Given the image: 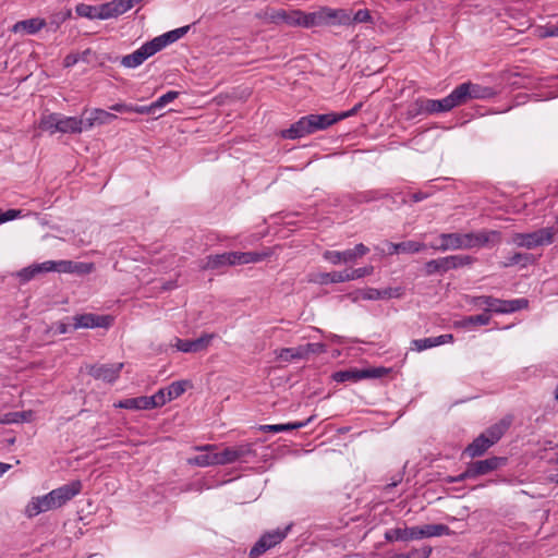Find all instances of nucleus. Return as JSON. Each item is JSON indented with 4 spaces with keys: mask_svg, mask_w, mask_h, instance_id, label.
Wrapping results in <instances>:
<instances>
[{
    "mask_svg": "<svg viewBox=\"0 0 558 558\" xmlns=\"http://www.w3.org/2000/svg\"><path fill=\"white\" fill-rule=\"evenodd\" d=\"M272 23L286 24L289 26L314 27L323 24L333 23L338 20V24L347 25L350 21V15L345 10H333L330 8H322L318 11L305 13L301 10H274L270 15Z\"/></svg>",
    "mask_w": 558,
    "mask_h": 558,
    "instance_id": "nucleus-1",
    "label": "nucleus"
},
{
    "mask_svg": "<svg viewBox=\"0 0 558 558\" xmlns=\"http://www.w3.org/2000/svg\"><path fill=\"white\" fill-rule=\"evenodd\" d=\"M450 534L451 530L446 524H425L423 526L389 529L385 532V539L389 543L409 542Z\"/></svg>",
    "mask_w": 558,
    "mask_h": 558,
    "instance_id": "nucleus-2",
    "label": "nucleus"
},
{
    "mask_svg": "<svg viewBox=\"0 0 558 558\" xmlns=\"http://www.w3.org/2000/svg\"><path fill=\"white\" fill-rule=\"evenodd\" d=\"M328 116L322 114H307L292 123L290 128L282 130L280 136L286 140H296L306 135L313 134L317 131L326 130L335 124L333 119L327 118Z\"/></svg>",
    "mask_w": 558,
    "mask_h": 558,
    "instance_id": "nucleus-3",
    "label": "nucleus"
},
{
    "mask_svg": "<svg viewBox=\"0 0 558 558\" xmlns=\"http://www.w3.org/2000/svg\"><path fill=\"white\" fill-rule=\"evenodd\" d=\"M475 306H485V313L510 314L529 306V301L524 298L514 300H500L492 295H480L472 299Z\"/></svg>",
    "mask_w": 558,
    "mask_h": 558,
    "instance_id": "nucleus-4",
    "label": "nucleus"
},
{
    "mask_svg": "<svg viewBox=\"0 0 558 558\" xmlns=\"http://www.w3.org/2000/svg\"><path fill=\"white\" fill-rule=\"evenodd\" d=\"M475 262L476 258L471 255H450L426 262L423 271L425 276L444 275L449 270L471 266Z\"/></svg>",
    "mask_w": 558,
    "mask_h": 558,
    "instance_id": "nucleus-5",
    "label": "nucleus"
},
{
    "mask_svg": "<svg viewBox=\"0 0 558 558\" xmlns=\"http://www.w3.org/2000/svg\"><path fill=\"white\" fill-rule=\"evenodd\" d=\"M556 230L554 227L542 228L530 233H514L512 242L519 247L532 250L554 242Z\"/></svg>",
    "mask_w": 558,
    "mask_h": 558,
    "instance_id": "nucleus-6",
    "label": "nucleus"
},
{
    "mask_svg": "<svg viewBox=\"0 0 558 558\" xmlns=\"http://www.w3.org/2000/svg\"><path fill=\"white\" fill-rule=\"evenodd\" d=\"M291 530V524L283 529H276L265 532L250 549V558H258L267 550L280 544Z\"/></svg>",
    "mask_w": 558,
    "mask_h": 558,
    "instance_id": "nucleus-7",
    "label": "nucleus"
},
{
    "mask_svg": "<svg viewBox=\"0 0 558 558\" xmlns=\"http://www.w3.org/2000/svg\"><path fill=\"white\" fill-rule=\"evenodd\" d=\"M219 453L220 465L230 464L234 462H247L250 457H256V450L253 444H240L232 447H227Z\"/></svg>",
    "mask_w": 558,
    "mask_h": 558,
    "instance_id": "nucleus-8",
    "label": "nucleus"
},
{
    "mask_svg": "<svg viewBox=\"0 0 558 558\" xmlns=\"http://www.w3.org/2000/svg\"><path fill=\"white\" fill-rule=\"evenodd\" d=\"M369 252V248L363 243L356 244L353 248H349L342 252L339 251H326L324 253V258L333 265H338L340 263H352L356 258L366 255Z\"/></svg>",
    "mask_w": 558,
    "mask_h": 558,
    "instance_id": "nucleus-9",
    "label": "nucleus"
},
{
    "mask_svg": "<svg viewBox=\"0 0 558 558\" xmlns=\"http://www.w3.org/2000/svg\"><path fill=\"white\" fill-rule=\"evenodd\" d=\"M123 363L95 364L89 367V375L108 384L114 383L123 368Z\"/></svg>",
    "mask_w": 558,
    "mask_h": 558,
    "instance_id": "nucleus-10",
    "label": "nucleus"
},
{
    "mask_svg": "<svg viewBox=\"0 0 558 558\" xmlns=\"http://www.w3.org/2000/svg\"><path fill=\"white\" fill-rule=\"evenodd\" d=\"M156 52V48L153 47L150 41L142 45L134 52L123 56L120 60L122 66L128 69H134L140 66L146 59L154 56Z\"/></svg>",
    "mask_w": 558,
    "mask_h": 558,
    "instance_id": "nucleus-11",
    "label": "nucleus"
},
{
    "mask_svg": "<svg viewBox=\"0 0 558 558\" xmlns=\"http://www.w3.org/2000/svg\"><path fill=\"white\" fill-rule=\"evenodd\" d=\"M72 329L78 328H96V327H108L111 318L108 315H96L93 313H86L73 316Z\"/></svg>",
    "mask_w": 558,
    "mask_h": 558,
    "instance_id": "nucleus-12",
    "label": "nucleus"
},
{
    "mask_svg": "<svg viewBox=\"0 0 558 558\" xmlns=\"http://www.w3.org/2000/svg\"><path fill=\"white\" fill-rule=\"evenodd\" d=\"M58 509L51 492L44 496L33 497L27 504L25 514L28 518H34L41 512Z\"/></svg>",
    "mask_w": 558,
    "mask_h": 558,
    "instance_id": "nucleus-13",
    "label": "nucleus"
},
{
    "mask_svg": "<svg viewBox=\"0 0 558 558\" xmlns=\"http://www.w3.org/2000/svg\"><path fill=\"white\" fill-rule=\"evenodd\" d=\"M82 482L75 480L56 489H52L51 494L53 496L57 507L60 508L68 501L73 499L76 495H78L82 492Z\"/></svg>",
    "mask_w": 558,
    "mask_h": 558,
    "instance_id": "nucleus-14",
    "label": "nucleus"
},
{
    "mask_svg": "<svg viewBox=\"0 0 558 558\" xmlns=\"http://www.w3.org/2000/svg\"><path fill=\"white\" fill-rule=\"evenodd\" d=\"M508 462L506 457H490L485 460L471 462V469L475 477L488 474L505 466Z\"/></svg>",
    "mask_w": 558,
    "mask_h": 558,
    "instance_id": "nucleus-15",
    "label": "nucleus"
},
{
    "mask_svg": "<svg viewBox=\"0 0 558 558\" xmlns=\"http://www.w3.org/2000/svg\"><path fill=\"white\" fill-rule=\"evenodd\" d=\"M214 337L213 333H204L194 340L177 338L175 347L179 351L184 353L199 352L208 348Z\"/></svg>",
    "mask_w": 558,
    "mask_h": 558,
    "instance_id": "nucleus-16",
    "label": "nucleus"
},
{
    "mask_svg": "<svg viewBox=\"0 0 558 558\" xmlns=\"http://www.w3.org/2000/svg\"><path fill=\"white\" fill-rule=\"evenodd\" d=\"M190 29V25L182 26L170 32H167L160 36L155 37L149 40L154 48H156V52L163 49L166 46L179 40L182 38Z\"/></svg>",
    "mask_w": 558,
    "mask_h": 558,
    "instance_id": "nucleus-17",
    "label": "nucleus"
},
{
    "mask_svg": "<svg viewBox=\"0 0 558 558\" xmlns=\"http://www.w3.org/2000/svg\"><path fill=\"white\" fill-rule=\"evenodd\" d=\"M511 424H512V417L511 416L502 417L501 420H499L495 424H493L489 427H487L483 432V435L486 436V438H488L490 444H493V446H494L495 444H497L502 438V436L510 428Z\"/></svg>",
    "mask_w": 558,
    "mask_h": 558,
    "instance_id": "nucleus-18",
    "label": "nucleus"
},
{
    "mask_svg": "<svg viewBox=\"0 0 558 558\" xmlns=\"http://www.w3.org/2000/svg\"><path fill=\"white\" fill-rule=\"evenodd\" d=\"M46 21L40 17H33L16 22L12 27L11 32L14 34L22 33L27 35H34L41 31L46 26Z\"/></svg>",
    "mask_w": 558,
    "mask_h": 558,
    "instance_id": "nucleus-19",
    "label": "nucleus"
},
{
    "mask_svg": "<svg viewBox=\"0 0 558 558\" xmlns=\"http://www.w3.org/2000/svg\"><path fill=\"white\" fill-rule=\"evenodd\" d=\"M493 447V444L481 433L471 444L463 450V456L471 459L482 457L486 451Z\"/></svg>",
    "mask_w": 558,
    "mask_h": 558,
    "instance_id": "nucleus-20",
    "label": "nucleus"
},
{
    "mask_svg": "<svg viewBox=\"0 0 558 558\" xmlns=\"http://www.w3.org/2000/svg\"><path fill=\"white\" fill-rule=\"evenodd\" d=\"M388 253L389 254H399V253H409L414 254L423 251L425 248V244L417 241H403L400 243L387 242Z\"/></svg>",
    "mask_w": 558,
    "mask_h": 558,
    "instance_id": "nucleus-21",
    "label": "nucleus"
},
{
    "mask_svg": "<svg viewBox=\"0 0 558 558\" xmlns=\"http://www.w3.org/2000/svg\"><path fill=\"white\" fill-rule=\"evenodd\" d=\"M469 100L470 94H468L465 83L458 85L448 96H446V102L448 104L449 110L465 105Z\"/></svg>",
    "mask_w": 558,
    "mask_h": 558,
    "instance_id": "nucleus-22",
    "label": "nucleus"
},
{
    "mask_svg": "<svg viewBox=\"0 0 558 558\" xmlns=\"http://www.w3.org/2000/svg\"><path fill=\"white\" fill-rule=\"evenodd\" d=\"M460 241L462 244V248L484 246L489 242V233L486 231H482L478 233H460Z\"/></svg>",
    "mask_w": 558,
    "mask_h": 558,
    "instance_id": "nucleus-23",
    "label": "nucleus"
},
{
    "mask_svg": "<svg viewBox=\"0 0 558 558\" xmlns=\"http://www.w3.org/2000/svg\"><path fill=\"white\" fill-rule=\"evenodd\" d=\"M440 243L437 245L432 244L430 247L435 251L446 252L448 250H461L462 244L460 241V233H441L439 235Z\"/></svg>",
    "mask_w": 558,
    "mask_h": 558,
    "instance_id": "nucleus-24",
    "label": "nucleus"
},
{
    "mask_svg": "<svg viewBox=\"0 0 558 558\" xmlns=\"http://www.w3.org/2000/svg\"><path fill=\"white\" fill-rule=\"evenodd\" d=\"M315 418V415H311L308 418L302 422H294V423H287V424H267V425H260L259 430L264 433H280V432H290L294 429L302 428L306 425H308Z\"/></svg>",
    "mask_w": 558,
    "mask_h": 558,
    "instance_id": "nucleus-25",
    "label": "nucleus"
},
{
    "mask_svg": "<svg viewBox=\"0 0 558 558\" xmlns=\"http://www.w3.org/2000/svg\"><path fill=\"white\" fill-rule=\"evenodd\" d=\"M75 12L81 17H86L89 20H95V19L106 20L104 3L99 4V5L78 3L75 7Z\"/></svg>",
    "mask_w": 558,
    "mask_h": 558,
    "instance_id": "nucleus-26",
    "label": "nucleus"
},
{
    "mask_svg": "<svg viewBox=\"0 0 558 558\" xmlns=\"http://www.w3.org/2000/svg\"><path fill=\"white\" fill-rule=\"evenodd\" d=\"M114 119H117L116 114L104 109L96 108L92 110L89 117L85 119V129H90L95 124H108Z\"/></svg>",
    "mask_w": 558,
    "mask_h": 558,
    "instance_id": "nucleus-27",
    "label": "nucleus"
},
{
    "mask_svg": "<svg viewBox=\"0 0 558 558\" xmlns=\"http://www.w3.org/2000/svg\"><path fill=\"white\" fill-rule=\"evenodd\" d=\"M85 128V120L76 117H64L60 114L59 132L81 133Z\"/></svg>",
    "mask_w": 558,
    "mask_h": 558,
    "instance_id": "nucleus-28",
    "label": "nucleus"
},
{
    "mask_svg": "<svg viewBox=\"0 0 558 558\" xmlns=\"http://www.w3.org/2000/svg\"><path fill=\"white\" fill-rule=\"evenodd\" d=\"M226 266H230L228 252L206 256V258L204 259V264L202 265V269L218 270Z\"/></svg>",
    "mask_w": 558,
    "mask_h": 558,
    "instance_id": "nucleus-29",
    "label": "nucleus"
},
{
    "mask_svg": "<svg viewBox=\"0 0 558 558\" xmlns=\"http://www.w3.org/2000/svg\"><path fill=\"white\" fill-rule=\"evenodd\" d=\"M104 9L106 13V20L111 17H117L129 10H131V3L126 0H113L110 2L104 3Z\"/></svg>",
    "mask_w": 558,
    "mask_h": 558,
    "instance_id": "nucleus-30",
    "label": "nucleus"
},
{
    "mask_svg": "<svg viewBox=\"0 0 558 558\" xmlns=\"http://www.w3.org/2000/svg\"><path fill=\"white\" fill-rule=\"evenodd\" d=\"M400 295H401L400 288H386V289L369 288L363 294V299H365V300H381V299L399 298Z\"/></svg>",
    "mask_w": 558,
    "mask_h": 558,
    "instance_id": "nucleus-31",
    "label": "nucleus"
},
{
    "mask_svg": "<svg viewBox=\"0 0 558 558\" xmlns=\"http://www.w3.org/2000/svg\"><path fill=\"white\" fill-rule=\"evenodd\" d=\"M468 87V94H470L471 99H489L496 95L494 88L489 86H483L480 84H474L472 82H465Z\"/></svg>",
    "mask_w": 558,
    "mask_h": 558,
    "instance_id": "nucleus-32",
    "label": "nucleus"
},
{
    "mask_svg": "<svg viewBox=\"0 0 558 558\" xmlns=\"http://www.w3.org/2000/svg\"><path fill=\"white\" fill-rule=\"evenodd\" d=\"M490 322V315L483 313L480 315L465 316L460 320L454 322V327L470 328L472 326H485Z\"/></svg>",
    "mask_w": 558,
    "mask_h": 558,
    "instance_id": "nucleus-33",
    "label": "nucleus"
},
{
    "mask_svg": "<svg viewBox=\"0 0 558 558\" xmlns=\"http://www.w3.org/2000/svg\"><path fill=\"white\" fill-rule=\"evenodd\" d=\"M535 257L531 253H521L517 252L512 254L511 256L507 257L505 262H502L501 266L504 268L511 267L514 265H521L522 267H525L527 265L534 264Z\"/></svg>",
    "mask_w": 558,
    "mask_h": 558,
    "instance_id": "nucleus-34",
    "label": "nucleus"
},
{
    "mask_svg": "<svg viewBox=\"0 0 558 558\" xmlns=\"http://www.w3.org/2000/svg\"><path fill=\"white\" fill-rule=\"evenodd\" d=\"M45 267L46 266H43V263L29 265L17 271L16 277L21 283H26L38 275L48 272L47 269H44Z\"/></svg>",
    "mask_w": 558,
    "mask_h": 558,
    "instance_id": "nucleus-35",
    "label": "nucleus"
},
{
    "mask_svg": "<svg viewBox=\"0 0 558 558\" xmlns=\"http://www.w3.org/2000/svg\"><path fill=\"white\" fill-rule=\"evenodd\" d=\"M332 379L337 383H345V381H360L364 379V374L362 369L357 368H349L344 371H339L332 374Z\"/></svg>",
    "mask_w": 558,
    "mask_h": 558,
    "instance_id": "nucleus-36",
    "label": "nucleus"
},
{
    "mask_svg": "<svg viewBox=\"0 0 558 558\" xmlns=\"http://www.w3.org/2000/svg\"><path fill=\"white\" fill-rule=\"evenodd\" d=\"M114 407L126 410H147L146 396L120 400Z\"/></svg>",
    "mask_w": 558,
    "mask_h": 558,
    "instance_id": "nucleus-37",
    "label": "nucleus"
},
{
    "mask_svg": "<svg viewBox=\"0 0 558 558\" xmlns=\"http://www.w3.org/2000/svg\"><path fill=\"white\" fill-rule=\"evenodd\" d=\"M33 412L32 411H21V412H8L3 414L0 420L2 424H14L22 422H29L32 420Z\"/></svg>",
    "mask_w": 558,
    "mask_h": 558,
    "instance_id": "nucleus-38",
    "label": "nucleus"
},
{
    "mask_svg": "<svg viewBox=\"0 0 558 558\" xmlns=\"http://www.w3.org/2000/svg\"><path fill=\"white\" fill-rule=\"evenodd\" d=\"M60 113H50L40 119L39 128L51 134L59 132Z\"/></svg>",
    "mask_w": 558,
    "mask_h": 558,
    "instance_id": "nucleus-39",
    "label": "nucleus"
},
{
    "mask_svg": "<svg viewBox=\"0 0 558 558\" xmlns=\"http://www.w3.org/2000/svg\"><path fill=\"white\" fill-rule=\"evenodd\" d=\"M43 266H46L44 269H47L48 272L72 274V260H46Z\"/></svg>",
    "mask_w": 558,
    "mask_h": 558,
    "instance_id": "nucleus-40",
    "label": "nucleus"
},
{
    "mask_svg": "<svg viewBox=\"0 0 558 558\" xmlns=\"http://www.w3.org/2000/svg\"><path fill=\"white\" fill-rule=\"evenodd\" d=\"M194 464L198 466H209V465H220L219 453L218 452H207L196 456L191 460Z\"/></svg>",
    "mask_w": 558,
    "mask_h": 558,
    "instance_id": "nucleus-41",
    "label": "nucleus"
},
{
    "mask_svg": "<svg viewBox=\"0 0 558 558\" xmlns=\"http://www.w3.org/2000/svg\"><path fill=\"white\" fill-rule=\"evenodd\" d=\"M167 391L165 388L159 389L155 395L147 397L146 396V404L147 410L159 408L169 402Z\"/></svg>",
    "mask_w": 558,
    "mask_h": 558,
    "instance_id": "nucleus-42",
    "label": "nucleus"
},
{
    "mask_svg": "<svg viewBox=\"0 0 558 558\" xmlns=\"http://www.w3.org/2000/svg\"><path fill=\"white\" fill-rule=\"evenodd\" d=\"M425 104L427 114H436L450 111L448 104L446 102V97L442 99H427Z\"/></svg>",
    "mask_w": 558,
    "mask_h": 558,
    "instance_id": "nucleus-43",
    "label": "nucleus"
},
{
    "mask_svg": "<svg viewBox=\"0 0 558 558\" xmlns=\"http://www.w3.org/2000/svg\"><path fill=\"white\" fill-rule=\"evenodd\" d=\"M279 359L284 362H291L293 360H303V348L302 345L295 348H283L279 353Z\"/></svg>",
    "mask_w": 558,
    "mask_h": 558,
    "instance_id": "nucleus-44",
    "label": "nucleus"
},
{
    "mask_svg": "<svg viewBox=\"0 0 558 558\" xmlns=\"http://www.w3.org/2000/svg\"><path fill=\"white\" fill-rule=\"evenodd\" d=\"M186 384L187 381L185 380L173 381L167 388H165L167 391L168 400H174L183 395Z\"/></svg>",
    "mask_w": 558,
    "mask_h": 558,
    "instance_id": "nucleus-45",
    "label": "nucleus"
},
{
    "mask_svg": "<svg viewBox=\"0 0 558 558\" xmlns=\"http://www.w3.org/2000/svg\"><path fill=\"white\" fill-rule=\"evenodd\" d=\"M437 347L435 337L414 339L411 341V350L421 352L430 348Z\"/></svg>",
    "mask_w": 558,
    "mask_h": 558,
    "instance_id": "nucleus-46",
    "label": "nucleus"
},
{
    "mask_svg": "<svg viewBox=\"0 0 558 558\" xmlns=\"http://www.w3.org/2000/svg\"><path fill=\"white\" fill-rule=\"evenodd\" d=\"M427 98H417L409 108V116L414 118L421 114H427L426 102Z\"/></svg>",
    "mask_w": 558,
    "mask_h": 558,
    "instance_id": "nucleus-47",
    "label": "nucleus"
},
{
    "mask_svg": "<svg viewBox=\"0 0 558 558\" xmlns=\"http://www.w3.org/2000/svg\"><path fill=\"white\" fill-rule=\"evenodd\" d=\"M364 379L366 378H381L390 373L389 368L386 367H371L362 369Z\"/></svg>",
    "mask_w": 558,
    "mask_h": 558,
    "instance_id": "nucleus-48",
    "label": "nucleus"
},
{
    "mask_svg": "<svg viewBox=\"0 0 558 558\" xmlns=\"http://www.w3.org/2000/svg\"><path fill=\"white\" fill-rule=\"evenodd\" d=\"M179 95H180V93L177 90H169L166 94H163L162 96H160L155 101V107H157V109H161L166 105H168V104L172 102L174 99H177L179 97Z\"/></svg>",
    "mask_w": 558,
    "mask_h": 558,
    "instance_id": "nucleus-49",
    "label": "nucleus"
},
{
    "mask_svg": "<svg viewBox=\"0 0 558 558\" xmlns=\"http://www.w3.org/2000/svg\"><path fill=\"white\" fill-rule=\"evenodd\" d=\"M304 359H307L310 354H319L325 351V344L323 343H306L302 345Z\"/></svg>",
    "mask_w": 558,
    "mask_h": 558,
    "instance_id": "nucleus-50",
    "label": "nucleus"
},
{
    "mask_svg": "<svg viewBox=\"0 0 558 558\" xmlns=\"http://www.w3.org/2000/svg\"><path fill=\"white\" fill-rule=\"evenodd\" d=\"M432 551H433V548L428 545H425L420 548H412L408 553V556H409V558H429Z\"/></svg>",
    "mask_w": 558,
    "mask_h": 558,
    "instance_id": "nucleus-51",
    "label": "nucleus"
},
{
    "mask_svg": "<svg viewBox=\"0 0 558 558\" xmlns=\"http://www.w3.org/2000/svg\"><path fill=\"white\" fill-rule=\"evenodd\" d=\"M373 271H374V267L371 265L365 266V267H360V268L353 269L351 271L349 270L350 281L369 276L373 274Z\"/></svg>",
    "mask_w": 558,
    "mask_h": 558,
    "instance_id": "nucleus-52",
    "label": "nucleus"
},
{
    "mask_svg": "<svg viewBox=\"0 0 558 558\" xmlns=\"http://www.w3.org/2000/svg\"><path fill=\"white\" fill-rule=\"evenodd\" d=\"M468 478H475L470 463L468 464V466H466L464 472H462L461 474H459L457 476H448L446 478V482L449 483V484L460 483V482H463V481H465Z\"/></svg>",
    "mask_w": 558,
    "mask_h": 558,
    "instance_id": "nucleus-53",
    "label": "nucleus"
},
{
    "mask_svg": "<svg viewBox=\"0 0 558 558\" xmlns=\"http://www.w3.org/2000/svg\"><path fill=\"white\" fill-rule=\"evenodd\" d=\"M324 277L328 278L330 282L339 283V282H345L350 281L349 278V270H342V271H332L329 274H326Z\"/></svg>",
    "mask_w": 558,
    "mask_h": 558,
    "instance_id": "nucleus-54",
    "label": "nucleus"
},
{
    "mask_svg": "<svg viewBox=\"0 0 558 558\" xmlns=\"http://www.w3.org/2000/svg\"><path fill=\"white\" fill-rule=\"evenodd\" d=\"M94 269L92 263L72 262V274H89Z\"/></svg>",
    "mask_w": 558,
    "mask_h": 558,
    "instance_id": "nucleus-55",
    "label": "nucleus"
},
{
    "mask_svg": "<svg viewBox=\"0 0 558 558\" xmlns=\"http://www.w3.org/2000/svg\"><path fill=\"white\" fill-rule=\"evenodd\" d=\"M230 266L246 265L245 252H228Z\"/></svg>",
    "mask_w": 558,
    "mask_h": 558,
    "instance_id": "nucleus-56",
    "label": "nucleus"
},
{
    "mask_svg": "<svg viewBox=\"0 0 558 558\" xmlns=\"http://www.w3.org/2000/svg\"><path fill=\"white\" fill-rule=\"evenodd\" d=\"M21 214L22 210L20 209H8L5 211L0 210V225L21 217Z\"/></svg>",
    "mask_w": 558,
    "mask_h": 558,
    "instance_id": "nucleus-57",
    "label": "nucleus"
},
{
    "mask_svg": "<svg viewBox=\"0 0 558 558\" xmlns=\"http://www.w3.org/2000/svg\"><path fill=\"white\" fill-rule=\"evenodd\" d=\"M371 20H372V16H371L369 11L364 9V10H359L354 14L353 19L350 17V21L347 24H350L351 22L366 23V22H369Z\"/></svg>",
    "mask_w": 558,
    "mask_h": 558,
    "instance_id": "nucleus-58",
    "label": "nucleus"
},
{
    "mask_svg": "<svg viewBox=\"0 0 558 558\" xmlns=\"http://www.w3.org/2000/svg\"><path fill=\"white\" fill-rule=\"evenodd\" d=\"M157 107H155V101L149 106H135L133 105V111L138 114H154L157 112Z\"/></svg>",
    "mask_w": 558,
    "mask_h": 558,
    "instance_id": "nucleus-59",
    "label": "nucleus"
},
{
    "mask_svg": "<svg viewBox=\"0 0 558 558\" xmlns=\"http://www.w3.org/2000/svg\"><path fill=\"white\" fill-rule=\"evenodd\" d=\"M538 36L542 38L558 37V26L547 25L545 27H542Z\"/></svg>",
    "mask_w": 558,
    "mask_h": 558,
    "instance_id": "nucleus-60",
    "label": "nucleus"
},
{
    "mask_svg": "<svg viewBox=\"0 0 558 558\" xmlns=\"http://www.w3.org/2000/svg\"><path fill=\"white\" fill-rule=\"evenodd\" d=\"M268 256L267 253L245 252L246 264L258 263Z\"/></svg>",
    "mask_w": 558,
    "mask_h": 558,
    "instance_id": "nucleus-61",
    "label": "nucleus"
},
{
    "mask_svg": "<svg viewBox=\"0 0 558 558\" xmlns=\"http://www.w3.org/2000/svg\"><path fill=\"white\" fill-rule=\"evenodd\" d=\"M110 110L124 113V112H132L133 111V105L125 104V102H118L112 106H110Z\"/></svg>",
    "mask_w": 558,
    "mask_h": 558,
    "instance_id": "nucleus-62",
    "label": "nucleus"
},
{
    "mask_svg": "<svg viewBox=\"0 0 558 558\" xmlns=\"http://www.w3.org/2000/svg\"><path fill=\"white\" fill-rule=\"evenodd\" d=\"M435 340H436L437 345H441V344L453 342L454 338H453V335H451V333H445V335L435 337Z\"/></svg>",
    "mask_w": 558,
    "mask_h": 558,
    "instance_id": "nucleus-63",
    "label": "nucleus"
},
{
    "mask_svg": "<svg viewBox=\"0 0 558 558\" xmlns=\"http://www.w3.org/2000/svg\"><path fill=\"white\" fill-rule=\"evenodd\" d=\"M323 116H328L327 118L329 119H333L335 120V123L340 121V120H343V119H347L350 117L349 112L348 111H343L339 114H333V113H324Z\"/></svg>",
    "mask_w": 558,
    "mask_h": 558,
    "instance_id": "nucleus-64",
    "label": "nucleus"
}]
</instances>
